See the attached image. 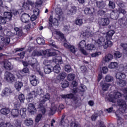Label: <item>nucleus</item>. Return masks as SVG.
I'll return each mask as SVG.
<instances>
[{"mask_svg": "<svg viewBox=\"0 0 127 127\" xmlns=\"http://www.w3.org/2000/svg\"><path fill=\"white\" fill-rule=\"evenodd\" d=\"M36 109H39L40 112L44 115L46 113V109L42 104L39 103H30L28 104V110L30 113H35Z\"/></svg>", "mask_w": 127, "mask_h": 127, "instance_id": "1", "label": "nucleus"}, {"mask_svg": "<svg viewBox=\"0 0 127 127\" xmlns=\"http://www.w3.org/2000/svg\"><path fill=\"white\" fill-rule=\"evenodd\" d=\"M53 62H54V63H56V64H57L53 67V71L55 73L58 74V73H59L61 70L60 65L63 64L62 57H61V56L54 57L53 58Z\"/></svg>", "mask_w": 127, "mask_h": 127, "instance_id": "2", "label": "nucleus"}, {"mask_svg": "<svg viewBox=\"0 0 127 127\" xmlns=\"http://www.w3.org/2000/svg\"><path fill=\"white\" fill-rule=\"evenodd\" d=\"M29 64L31 66V69L33 71H39L40 70V67L39 66V64L36 59L32 58L30 61H29Z\"/></svg>", "mask_w": 127, "mask_h": 127, "instance_id": "3", "label": "nucleus"}, {"mask_svg": "<svg viewBox=\"0 0 127 127\" xmlns=\"http://www.w3.org/2000/svg\"><path fill=\"white\" fill-rule=\"evenodd\" d=\"M4 78L8 83H13V82H15V76L13 74L8 71L5 72Z\"/></svg>", "mask_w": 127, "mask_h": 127, "instance_id": "4", "label": "nucleus"}, {"mask_svg": "<svg viewBox=\"0 0 127 127\" xmlns=\"http://www.w3.org/2000/svg\"><path fill=\"white\" fill-rule=\"evenodd\" d=\"M123 94L121 92L117 91H114L113 93H111L110 94V101L112 103H115V101L118 98H121Z\"/></svg>", "mask_w": 127, "mask_h": 127, "instance_id": "5", "label": "nucleus"}, {"mask_svg": "<svg viewBox=\"0 0 127 127\" xmlns=\"http://www.w3.org/2000/svg\"><path fill=\"white\" fill-rule=\"evenodd\" d=\"M78 46L81 53L87 56V55H88V53L84 50V47H86V41L84 40L81 41L78 45Z\"/></svg>", "mask_w": 127, "mask_h": 127, "instance_id": "6", "label": "nucleus"}, {"mask_svg": "<svg viewBox=\"0 0 127 127\" xmlns=\"http://www.w3.org/2000/svg\"><path fill=\"white\" fill-rule=\"evenodd\" d=\"M64 45L65 48L69 49V51H70L71 53H73V54H75V53H76V51L78 50L77 48H76V47L74 46L73 45H71L67 43H64Z\"/></svg>", "mask_w": 127, "mask_h": 127, "instance_id": "7", "label": "nucleus"}, {"mask_svg": "<svg viewBox=\"0 0 127 127\" xmlns=\"http://www.w3.org/2000/svg\"><path fill=\"white\" fill-rule=\"evenodd\" d=\"M1 64L6 70H11L13 68V66L11 65V63L7 60L3 61L2 62Z\"/></svg>", "mask_w": 127, "mask_h": 127, "instance_id": "8", "label": "nucleus"}, {"mask_svg": "<svg viewBox=\"0 0 127 127\" xmlns=\"http://www.w3.org/2000/svg\"><path fill=\"white\" fill-rule=\"evenodd\" d=\"M118 105L120 107V108H122L125 112H126L127 110V105L126 101L125 100L119 99L118 100Z\"/></svg>", "mask_w": 127, "mask_h": 127, "instance_id": "9", "label": "nucleus"}, {"mask_svg": "<svg viewBox=\"0 0 127 127\" xmlns=\"http://www.w3.org/2000/svg\"><path fill=\"white\" fill-rule=\"evenodd\" d=\"M31 19V17L29 15V14L27 13L22 14L21 17V20L22 22L24 23H27L29 22V20Z\"/></svg>", "mask_w": 127, "mask_h": 127, "instance_id": "10", "label": "nucleus"}, {"mask_svg": "<svg viewBox=\"0 0 127 127\" xmlns=\"http://www.w3.org/2000/svg\"><path fill=\"white\" fill-rule=\"evenodd\" d=\"M12 93V91L11 89L9 87L5 88L1 92V96L2 97H7V96H9L10 94Z\"/></svg>", "mask_w": 127, "mask_h": 127, "instance_id": "11", "label": "nucleus"}, {"mask_svg": "<svg viewBox=\"0 0 127 127\" xmlns=\"http://www.w3.org/2000/svg\"><path fill=\"white\" fill-rule=\"evenodd\" d=\"M92 35L90 32V29H87L84 31H82L80 33V37H82L83 38H88L89 37H91Z\"/></svg>", "mask_w": 127, "mask_h": 127, "instance_id": "12", "label": "nucleus"}, {"mask_svg": "<svg viewBox=\"0 0 127 127\" xmlns=\"http://www.w3.org/2000/svg\"><path fill=\"white\" fill-rule=\"evenodd\" d=\"M110 23V20L108 18H102L99 21V24L100 26H106Z\"/></svg>", "mask_w": 127, "mask_h": 127, "instance_id": "13", "label": "nucleus"}, {"mask_svg": "<svg viewBox=\"0 0 127 127\" xmlns=\"http://www.w3.org/2000/svg\"><path fill=\"white\" fill-rule=\"evenodd\" d=\"M32 95H34L35 97H36L37 95L41 96V95H44V91L41 88H38L32 92Z\"/></svg>", "mask_w": 127, "mask_h": 127, "instance_id": "14", "label": "nucleus"}, {"mask_svg": "<svg viewBox=\"0 0 127 127\" xmlns=\"http://www.w3.org/2000/svg\"><path fill=\"white\" fill-rule=\"evenodd\" d=\"M30 81L32 86H36V85L39 84V81L36 79V76L35 75H31L30 76Z\"/></svg>", "mask_w": 127, "mask_h": 127, "instance_id": "15", "label": "nucleus"}, {"mask_svg": "<svg viewBox=\"0 0 127 127\" xmlns=\"http://www.w3.org/2000/svg\"><path fill=\"white\" fill-rule=\"evenodd\" d=\"M49 99H50V94L49 93L44 94L42 98L40 100V104L42 105V104H44V103H45L46 101H48Z\"/></svg>", "mask_w": 127, "mask_h": 127, "instance_id": "16", "label": "nucleus"}, {"mask_svg": "<svg viewBox=\"0 0 127 127\" xmlns=\"http://www.w3.org/2000/svg\"><path fill=\"white\" fill-rule=\"evenodd\" d=\"M34 14L32 15L31 17V20L32 21H34V20H36L37 19V16L39 15V9L36 8L33 11Z\"/></svg>", "mask_w": 127, "mask_h": 127, "instance_id": "17", "label": "nucleus"}, {"mask_svg": "<svg viewBox=\"0 0 127 127\" xmlns=\"http://www.w3.org/2000/svg\"><path fill=\"white\" fill-rule=\"evenodd\" d=\"M28 2L29 4L25 2V0H24L22 3V6L25 10H28V9H29V4H30V5H33V2L31 1H28Z\"/></svg>", "mask_w": 127, "mask_h": 127, "instance_id": "18", "label": "nucleus"}, {"mask_svg": "<svg viewBox=\"0 0 127 127\" xmlns=\"http://www.w3.org/2000/svg\"><path fill=\"white\" fill-rule=\"evenodd\" d=\"M106 41V39L104 38V37H100L97 40V44L98 45L99 47H101V46H104L105 44V42Z\"/></svg>", "mask_w": 127, "mask_h": 127, "instance_id": "19", "label": "nucleus"}, {"mask_svg": "<svg viewBox=\"0 0 127 127\" xmlns=\"http://www.w3.org/2000/svg\"><path fill=\"white\" fill-rule=\"evenodd\" d=\"M96 5L99 8L103 9V8H105V7H106V3L102 0L97 1Z\"/></svg>", "mask_w": 127, "mask_h": 127, "instance_id": "20", "label": "nucleus"}, {"mask_svg": "<svg viewBox=\"0 0 127 127\" xmlns=\"http://www.w3.org/2000/svg\"><path fill=\"white\" fill-rule=\"evenodd\" d=\"M52 65H46L44 67V71L45 74H50L52 72Z\"/></svg>", "mask_w": 127, "mask_h": 127, "instance_id": "21", "label": "nucleus"}, {"mask_svg": "<svg viewBox=\"0 0 127 127\" xmlns=\"http://www.w3.org/2000/svg\"><path fill=\"white\" fill-rule=\"evenodd\" d=\"M118 23L120 24V25H123V26H127V18L126 17H123L120 18L118 20Z\"/></svg>", "mask_w": 127, "mask_h": 127, "instance_id": "22", "label": "nucleus"}, {"mask_svg": "<svg viewBox=\"0 0 127 127\" xmlns=\"http://www.w3.org/2000/svg\"><path fill=\"white\" fill-rule=\"evenodd\" d=\"M67 76V74L66 73L63 72L58 75L57 77V80L59 81H63L65 78Z\"/></svg>", "mask_w": 127, "mask_h": 127, "instance_id": "23", "label": "nucleus"}, {"mask_svg": "<svg viewBox=\"0 0 127 127\" xmlns=\"http://www.w3.org/2000/svg\"><path fill=\"white\" fill-rule=\"evenodd\" d=\"M14 30L15 31L16 34L18 38L22 37L23 36V32H22V30L19 28L16 27L14 29Z\"/></svg>", "mask_w": 127, "mask_h": 127, "instance_id": "24", "label": "nucleus"}, {"mask_svg": "<svg viewBox=\"0 0 127 127\" xmlns=\"http://www.w3.org/2000/svg\"><path fill=\"white\" fill-rule=\"evenodd\" d=\"M116 79H118V80H124V79H126V74L122 72H118L116 75Z\"/></svg>", "mask_w": 127, "mask_h": 127, "instance_id": "25", "label": "nucleus"}, {"mask_svg": "<svg viewBox=\"0 0 127 127\" xmlns=\"http://www.w3.org/2000/svg\"><path fill=\"white\" fill-rule=\"evenodd\" d=\"M93 12H95V9L94 8L86 7L84 9V13L85 14H93Z\"/></svg>", "mask_w": 127, "mask_h": 127, "instance_id": "26", "label": "nucleus"}, {"mask_svg": "<svg viewBox=\"0 0 127 127\" xmlns=\"http://www.w3.org/2000/svg\"><path fill=\"white\" fill-rule=\"evenodd\" d=\"M0 112L2 115H4L5 116H6L10 113V110H9V109L8 108H2L0 110Z\"/></svg>", "mask_w": 127, "mask_h": 127, "instance_id": "27", "label": "nucleus"}, {"mask_svg": "<svg viewBox=\"0 0 127 127\" xmlns=\"http://www.w3.org/2000/svg\"><path fill=\"white\" fill-rule=\"evenodd\" d=\"M4 17L8 20H11V18L12 17V13L11 12H4Z\"/></svg>", "mask_w": 127, "mask_h": 127, "instance_id": "28", "label": "nucleus"}, {"mask_svg": "<svg viewBox=\"0 0 127 127\" xmlns=\"http://www.w3.org/2000/svg\"><path fill=\"white\" fill-rule=\"evenodd\" d=\"M24 124L27 127H31L33 125V120L31 119H27L25 120Z\"/></svg>", "mask_w": 127, "mask_h": 127, "instance_id": "29", "label": "nucleus"}, {"mask_svg": "<svg viewBox=\"0 0 127 127\" xmlns=\"http://www.w3.org/2000/svg\"><path fill=\"white\" fill-rule=\"evenodd\" d=\"M4 34L8 37H12L14 36V33L11 32L9 30L6 29L4 30Z\"/></svg>", "mask_w": 127, "mask_h": 127, "instance_id": "30", "label": "nucleus"}, {"mask_svg": "<svg viewBox=\"0 0 127 127\" xmlns=\"http://www.w3.org/2000/svg\"><path fill=\"white\" fill-rule=\"evenodd\" d=\"M20 115L22 119H25L26 117V108H22L20 109Z\"/></svg>", "mask_w": 127, "mask_h": 127, "instance_id": "31", "label": "nucleus"}, {"mask_svg": "<svg viewBox=\"0 0 127 127\" xmlns=\"http://www.w3.org/2000/svg\"><path fill=\"white\" fill-rule=\"evenodd\" d=\"M49 21H50V22H52V23H53L54 25H58V20H57V19L56 18L53 19V16H50Z\"/></svg>", "mask_w": 127, "mask_h": 127, "instance_id": "32", "label": "nucleus"}, {"mask_svg": "<svg viewBox=\"0 0 127 127\" xmlns=\"http://www.w3.org/2000/svg\"><path fill=\"white\" fill-rule=\"evenodd\" d=\"M11 114L14 118H16L19 115V110L18 109H12Z\"/></svg>", "mask_w": 127, "mask_h": 127, "instance_id": "33", "label": "nucleus"}, {"mask_svg": "<svg viewBox=\"0 0 127 127\" xmlns=\"http://www.w3.org/2000/svg\"><path fill=\"white\" fill-rule=\"evenodd\" d=\"M14 86L15 89L17 91H19L20 89H21V87H22L23 84L21 82L17 81L15 83Z\"/></svg>", "mask_w": 127, "mask_h": 127, "instance_id": "34", "label": "nucleus"}, {"mask_svg": "<svg viewBox=\"0 0 127 127\" xmlns=\"http://www.w3.org/2000/svg\"><path fill=\"white\" fill-rule=\"evenodd\" d=\"M113 46V43L111 41H107L104 43L103 45L104 49H107L108 47H112Z\"/></svg>", "mask_w": 127, "mask_h": 127, "instance_id": "35", "label": "nucleus"}, {"mask_svg": "<svg viewBox=\"0 0 127 127\" xmlns=\"http://www.w3.org/2000/svg\"><path fill=\"white\" fill-rule=\"evenodd\" d=\"M13 126L11 123L9 122H6V123H1L0 124V127H12Z\"/></svg>", "mask_w": 127, "mask_h": 127, "instance_id": "36", "label": "nucleus"}, {"mask_svg": "<svg viewBox=\"0 0 127 127\" xmlns=\"http://www.w3.org/2000/svg\"><path fill=\"white\" fill-rule=\"evenodd\" d=\"M42 52H43V51H34L32 53V56L35 57V56H41L42 55Z\"/></svg>", "mask_w": 127, "mask_h": 127, "instance_id": "37", "label": "nucleus"}, {"mask_svg": "<svg viewBox=\"0 0 127 127\" xmlns=\"http://www.w3.org/2000/svg\"><path fill=\"white\" fill-rule=\"evenodd\" d=\"M63 30L65 33H68V32H69V31H70V30H71V27H70V25L68 24V25H65L64 26Z\"/></svg>", "mask_w": 127, "mask_h": 127, "instance_id": "38", "label": "nucleus"}, {"mask_svg": "<svg viewBox=\"0 0 127 127\" xmlns=\"http://www.w3.org/2000/svg\"><path fill=\"white\" fill-rule=\"evenodd\" d=\"M114 56L112 54H108L105 56V62H110L112 59H113Z\"/></svg>", "mask_w": 127, "mask_h": 127, "instance_id": "39", "label": "nucleus"}, {"mask_svg": "<svg viewBox=\"0 0 127 127\" xmlns=\"http://www.w3.org/2000/svg\"><path fill=\"white\" fill-rule=\"evenodd\" d=\"M36 41L38 44H39V45H43L45 44V41L44 40V39H43V38H38L36 39Z\"/></svg>", "mask_w": 127, "mask_h": 127, "instance_id": "40", "label": "nucleus"}, {"mask_svg": "<svg viewBox=\"0 0 127 127\" xmlns=\"http://www.w3.org/2000/svg\"><path fill=\"white\" fill-rule=\"evenodd\" d=\"M110 17L112 19H117L119 17V15L118 13L113 11L110 14Z\"/></svg>", "mask_w": 127, "mask_h": 127, "instance_id": "41", "label": "nucleus"}, {"mask_svg": "<svg viewBox=\"0 0 127 127\" xmlns=\"http://www.w3.org/2000/svg\"><path fill=\"white\" fill-rule=\"evenodd\" d=\"M75 23L76 25H79V26H81L83 24V19L77 18L75 19Z\"/></svg>", "mask_w": 127, "mask_h": 127, "instance_id": "42", "label": "nucleus"}, {"mask_svg": "<svg viewBox=\"0 0 127 127\" xmlns=\"http://www.w3.org/2000/svg\"><path fill=\"white\" fill-rule=\"evenodd\" d=\"M47 56H55L56 55V53L52 52V49L48 50L47 51Z\"/></svg>", "mask_w": 127, "mask_h": 127, "instance_id": "43", "label": "nucleus"}, {"mask_svg": "<svg viewBox=\"0 0 127 127\" xmlns=\"http://www.w3.org/2000/svg\"><path fill=\"white\" fill-rule=\"evenodd\" d=\"M74 97V95H73V94L71 93L69 94H66V95H62V98L63 99H72Z\"/></svg>", "mask_w": 127, "mask_h": 127, "instance_id": "44", "label": "nucleus"}, {"mask_svg": "<svg viewBox=\"0 0 127 127\" xmlns=\"http://www.w3.org/2000/svg\"><path fill=\"white\" fill-rule=\"evenodd\" d=\"M111 85L107 83H104L102 85V90H103L104 91H106L109 89V87H110Z\"/></svg>", "mask_w": 127, "mask_h": 127, "instance_id": "45", "label": "nucleus"}, {"mask_svg": "<svg viewBox=\"0 0 127 127\" xmlns=\"http://www.w3.org/2000/svg\"><path fill=\"white\" fill-rule=\"evenodd\" d=\"M75 74L69 73L67 75V80L68 81H73V80L75 79Z\"/></svg>", "mask_w": 127, "mask_h": 127, "instance_id": "46", "label": "nucleus"}, {"mask_svg": "<svg viewBox=\"0 0 127 127\" xmlns=\"http://www.w3.org/2000/svg\"><path fill=\"white\" fill-rule=\"evenodd\" d=\"M118 67V63L116 62L111 63L109 65V68L110 69H115V68H117Z\"/></svg>", "mask_w": 127, "mask_h": 127, "instance_id": "47", "label": "nucleus"}, {"mask_svg": "<svg viewBox=\"0 0 127 127\" xmlns=\"http://www.w3.org/2000/svg\"><path fill=\"white\" fill-rule=\"evenodd\" d=\"M115 34V31L113 30H110L107 33L106 37L108 38H111L112 36Z\"/></svg>", "mask_w": 127, "mask_h": 127, "instance_id": "48", "label": "nucleus"}, {"mask_svg": "<svg viewBox=\"0 0 127 127\" xmlns=\"http://www.w3.org/2000/svg\"><path fill=\"white\" fill-rule=\"evenodd\" d=\"M56 13L59 16H61L63 14V12L62 11V9L60 8H56Z\"/></svg>", "mask_w": 127, "mask_h": 127, "instance_id": "49", "label": "nucleus"}, {"mask_svg": "<svg viewBox=\"0 0 127 127\" xmlns=\"http://www.w3.org/2000/svg\"><path fill=\"white\" fill-rule=\"evenodd\" d=\"M109 7L110 8L114 9L116 7V4L113 1L109 0Z\"/></svg>", "mask_w": 127, "mask_h": 127, "instance_id": "50", "label": "nucleus"}, {"mask_svg": "<svg viewBox=\"0 0 127 127\" xmlns=\"http://www.w3.org/2000/svg\"><path fill=\"white\" fill-rule=\"evenodd\" d=\"M64 70L65 72H67V73H70L71 71H72V68H71V66L69 64H66L64 66Z\"/></svg>", "mask_w": 127, "mask_h": 127, "instance_id": "51", "label": "nucleus"}, {"mask_svg": "<svg viewBox=\"0 0 127 127\" xmlns=\"http://www.w3.org/2000/svg\"><path fill=\"white\" fill-rule=\"evenodd\" d=\"M56 35H59L60 36V37L64 41H65V40H66V39H65V37H64V34H63V33H62L61 32L57 31L56 32Z\"/></svg>", "mask_w": 127, "mask_h": 127, "instance_id": "52", "label": "nucleus"}, {"mask_svg": "<svg viewBox=\"0 0 127 127\" xmlns=\"http://www.w3.org/2000/svg\"><path fill=\"white\" fill-rule=\"evenodd\" d=\"M57 109H58V107L57 106L52 107L50 109V114L53 115V114H54V113H55V112H56V111H57Z\"/></svg>", "mask_w": 127, "mask_h": 127, "instance_id": "53", "label": "nucleus"}, {"mask_svg": "<svg viewBox=\"0 0 127 127\" xmlns=\"http://www.w3.org/2000/svg\"><path fill=\"white\" fill-rule=\"evenodd\" d=\"M85 48L87 50H93L95 48V46L94 44H88L85 46Z\"/></svg>", "mask_w": 127, "mask_h": 127, "instance_id": "54", "label": "nucleus"}, {"mask_svg": "<svg viewBox=\"0 0 127 127\" xmlns=\"http://www.w3.org/2000/svg\"><path fill=\"white\" fill-rule=\"evenodd\" d=\"M6 21H7L4 17L0 16V24H5Z\"/></svg>", "mask_w": 127, "mask_h": 127, "instance_id": "55", "label": "nucleus"}, {"mask_svg": "<svg viewBox=\"0 0 127 127\" xmlns=\"http://www.w3.org/2000/svg\"><path fill=\"white\" fill-rule=\"evenodd\" d=\"M29 72V69L28 67H25L22 70H20V73L21 74H26Z\"/></svg>", "mask_w": 127, "mask_h": 127, "instance_id": "56", "label": "nucleus"}, {"mask_svg": "<svg viewBox=\"0 0 127 127\" xmlns=\"http://www.w3.org/2000/svg\"><path fill=\"white\" fill-rule=\"evenodd\" d=\"M18 99L21 103H23L24 102V100H25V98L24 97V95L23 94H21L18 96Z\"/></svg>", "mask_w": 127, "mask_h": 127, "instance_id": "57", "label": "nucleus"}, {"mask_svg": "<svg viewBox=\"0 0 127 127\" xmlns=\"http://www.w3.org/2000/svg\"><path fill=\"white\" fill-rule=\"evenodd\" d=\"M114 57L115 58H121L122 57V53L119 51H116L114 53Z\"/></svg>", "mask_w": 127, "mask_h": 127, "instance_id": "58", "label": "nucleus"}, {"mask_svg": "<svg viewBox=\"0 0 127 127\" xmlns=\"http://www.w3.org/2000/svg\"><path fill=\"white\" fill-rule=\"evenodd\" d=\"M105 80L107 82H112V81L114 80V78H113V76L110 75H107L105 77Z\"/></svg>", "mask_w": 127, "mask_h": 127, "instance_id": "59", "label": "nucleus"}, {"mask_svg": "<svg viewBox=\"0 0 127 127\" xmlns=\"http://www.w3.org/2000/svg\"><path fill=\"white\" fill-rule=\"evenodd\" d=\"M119 85L120 87H125L127 85V82L125 80H120Z\"/></svg>", "mask_w": 127, "mask_h": 127, "instance_id": "60", "label": "nucleus"}, {"mask_svg": "<svg viewBox=\"0 0 127 127\" xmlns=\"http://www.w3.org/2000/svg\"><path fill=\"white\" fill-rule=\"evenodd\" d=\"M42 118V114H38L35 119L36 123H39V121L40 120H41V118Z\"/></svg>", "mask_w": 127, "mask_h": 127, "instance_id": "61", "label": "nucleus"}, {"mask_svg": "<svg viewBox=\"0 0 127 127\" xmlns=\"http://www.w3.org/2000/svg\"><path fill=\"white\" fill-rule=\"evenodd\" d=\"M120 45L121 47H123L124 51H125L126 52H127V44L123 43H121Z\"/></svg>", "mask_w": 127, "mask_h": 127, "instance_id": "62", "label": "nucleus"}, {"mask_svg": "<svg viewBox=\"0 0 127 127\" xmlns=\"http://www.w3.org/2000/svg\"><path fill=\"white\" fill-rule=\"evenodd\" d=\"M50 61H49L48 60H45L43 62V65H45V66H50Z\"/></svg>", "mask_w": 127, "mask_h": 127, "instance_id": "63", "label": "nucleus"}, {"mask_svg": "<svg viewBox=\"0 0 127 127\" xmlns=\"http://www.w3.org/2000/svg\"><path fill=\"white\" fill-rule=\"evenodd\" d=\"M69 86V82L68 81H64L63 83H62V88H67Z\"/></svg>", "mask_w": 127, "mask_h": 127, "instance_id": "64", "label": "nucleus"}]
</instances>
